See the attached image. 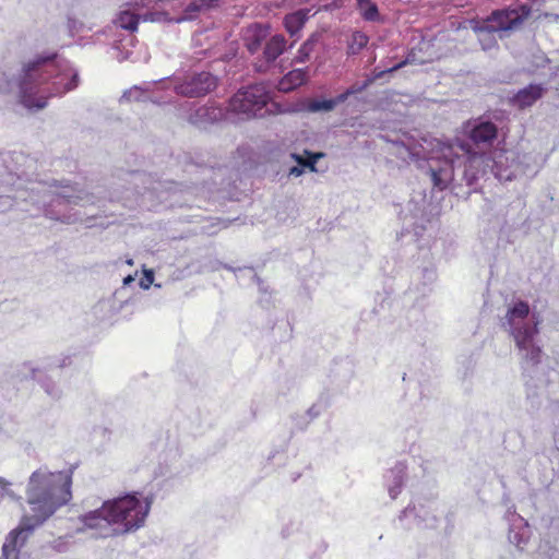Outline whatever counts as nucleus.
<instances>
[{
  "instance_id": "nucleus-1",
  "label": "nucleus",
  "mask_w": 559,
  "mask_h": 559,
  "mask_svg": "<svg viewBox=\"0 0 559 559\" xmlns=\"http://www.w3.org/2000/svg\"><path fill=\"white\" fill-rule=\"evenodd\" d=\"M72 477L73 467L58 472L40 467L32 473L26 486L29 513L24 514L19 526L8 534L0 559H20V549L23 545H19L20 536L23 533H32L71 501Z\"/></svg>"
},
{
  "instance_id": "nucleus-2",
  "label": "nucleus",
  "mask_w": 559,
  "mask_h": 559,
  "mask_svg": "<svg viewBox=\"0 0 559 559\" xmlns=\"http://www.w3.org/2000/svg\"><path fill=\"white\" fill-rule=\"evenodd\" d=\"M85 527L94 531L96 538L115 537L135 531L140 523L139 499L127 495L107 500L103 506L84 515Z\"/></svg>"
},
{
  "instance_id": "nucleus-3",
  "label": "nucleus",
  "mask_w": 559,
  "mask_h": 559,
  "mask_svg": "<svg viewBox=\"0 0 559 559\" xmlns=\"http://www.w3.org/2000/svg\"><path fill=\"white\" fill-rule=\"evenodd\" d=\"M56 72V67L50 59H41L29 63L20 81V103L26 108L43 109L47 105L48 97L55 95H39L40 86Z\"/></svg>"
},
{
  "instance_id": "nucleus-4",
  "label": "nucleus",
  "mask_w": 559,
  "mask_h": 559,
  "mask_svg": "<svg viewBox=\"0 0 559 559\" xmlns=\"http://www.w3.org/2000/svg\"><path fill=\"white\" fill-rule=\"evenodd\" d=\"M272 100L271 91L265 83H253L242 86L228 102V108L237 115L245 118H255L263 116L269 102Z\"/></svg>"
},
{
  "instance_id": "nucleus-5",
  "label": "nucleus",
  "mask_w": 559,
  "mask_h": 559,
  "mask_svg": "<svg viewBox=\"0 0 559 559\" xmlns=\"http://www.w3.org/2000/svg\"><path fill=\"white\" fill-rule=\"evenodd\" d=\"M530 313V305L526 301H518L506 313V320L510 328L512 337H514L515 346L519 349H527L528 343L536 337L539 332L538 322L534 325L530 323H519L526 320Z\"/></svg>"
},
{
  "instance_id": "nucleus-6",
  "label": "nucleus",
  "mask_w": 559,
  "mask_h": 559,
  "mask_svg": "<svg viewBox=\"0 0 559 559\" xmlns=\"http://www.w3.org/2000/svg\"><path fill=\"white\" fill-rule=\"evenodd\" d=\"M531 13L532 7L526 4V2L503 8L502 10H495L484 20L483 28L488 32H509V29H516L531 16Z\"/></svg>"
},
{
  "instance_id": "nucleus-7",
  "label": "nucleus",
  "mask_w": 559,
  "mask_h": 559,
  "mask_svg": "<svg viewBox=\"0 0 559 559\" xmlns=\"http://www.w3.org/2000/svg\"><path fill=\"white\" fill-rule=\"evenodd\" d=\"M218 84V80L214 74L202 71L201 73L191 74L185 78L181 83L175 86V91L179 95L185 96H202L213 92Z\"/></svg>"
},
{
  "instance_id": "nucleus-8",
  "label": "nucleus",
  "mask_w": 559,
  "mask_h": 559,
  "mask_svg": "<svg viewBox=\"0 0 559 559\" xmlns=\"http://www.w3.org/2000/svg\"><path fill=\"white\" fill-rule=\"evenodd\" d=\"M545 92L546 86L542 85V83H531L511 97V104L518 107V109H526V107H532L535 102L543 98Z\"/></svg>"
},
{
  "instance_id": "nucleus-9",
  "label": "nucleus",
  "mask_w": 559,
  "mask_h": 559,
  "mask_svg": "<svg viewBox=\"0 0 559 559\" xmlns=\"http://www.w3.org/2000/svg\"><path fill=\"white\" fill-rule=\"evenodd\" d=\"M408 63L407 59L401 60V62L395 63L392 66V68L389 69H382V71H376L373 73L372 78H368L361 85H352L349 86L345 92H342V94H338V100L345 102L347 100L348 96L355 95V93H360L366 90V87L370 86L371 83H373L374 79L383 78V75L388 74V72H395V70L402 69V67H405V64Z\"/></svg>"
},
{
  "instance_id": "nucleus-10",
  "label": "nucleus",
  "mask_w": 559,
  "mask_h": 559,
  "mask_svg": "<svg viewBox=\"0 0 559 559\" xmlns=\"http://www.w3.org/2000/svg\"><path fill=\"white\" fill-rule=\"evenodd\" d=\"M286 47L287 41L285 37L282 36V34H276L275 36L271 37L263 49V57L266 61L265 66L267 67L269 63H272V61L276 60L277 56L282 55ZM265 66H262L261 63L258 69L264 70Z\"/></svg>"
},
{
  "instance_id": "nucleus-11",
  "label": "nucleus",
  "mask_w": 559,
  "mask_h": 559,
  "mask_svg": "<svg viewBox=\"0 0 559 559\" xmlns=\"http://www.w3.org/2000/svg\"><path fill=\"white\" fill-rule=\"evenodd\" d=\"M497 135L498 128L493 122L477 123L469 131V138L475 144H481V142H492Z\"/></svg>"
},
{
  "instance_id": "nucleus-12",
  "label": "nucleus",
  "mask_w": 559,
  "mask_h": 559,
  "mask_svg": "<svg viewBox=\"0 0 559 559\" xmlns=\"http://www.w3.org/2000/svg\"><path fill=\"white\" fill-rule=\"evenodd\" d=\"M307 79V69H292L278 82V90H281V92H292L295 87L306 83Z\"/></svg>"
},
{
  "instance_id": "nucleus-13",
  "label": "nucleus",
  "mask_w": 559,
  "mask_h": 559,
  "mask_svg": "<svg viewBox=\"0 0 559 559\" xmlns=\"http://www.w3.org/2000/svg\"><path fill=\"white\" fill-rule=\"evenodd\" d=\"M309 17V10H298L284 17V26L290 35L298 34Z\"/></svg>"
},
{
  "instance_id": "nucleus-14",
  "label": "nucleus",
  "mask_w": 559,
  "mask_h": 559,
  "mask_svg": "<svg viewBox=\"0 0 559 559\" xmlns=\"http://www.w3.org/2000/svg\"><path fill=\"white\" fill-rule=\"evenodd\" d=\"M140 103V86L134 85L127 90L119 98V106L122 109H132Z\"/></svg>"
},
{
  "instance_id": "nucleus-15",
  "label": "nucleus",
  "mask_w": 559,
  "mask_h": 559,
  "mask_svg": "<svg viewBox=\"0 0 559 559\" xmlns=\"http://www.w3.org/2000/svg\"><path fill=\"white\" fill-rule=\"evenodd\" d=\"M369 37L367 34L361 33V31H355L352 36L350 40L347 44V52L348 55H357V52H360L364 47L367 46L369 43Z\"/></svg>"
},
{
  "instance_id": "nucleus-16",
  "label": "nucleus",
  "mask_w": 559,
  "mask_h": 559,
  "mask_svg": "<svg viewBox=\"0 0 559 559\" xmlns=\"http://www.w3.org/2000/svg\"><path fill=\"white\" fill-rule=\"evenodd\" d=\"M118 26L129 31H135L139 23V15L128 10L121 11L116 20Z\"/></svg>"
},
{
  "instance_id": "nucleus-17",
  "label": "nucleus",
  "mask_w": 559,
  "mask_h": 559,
  "mask_svg": "<svg viewBox=\"0 0 559 559\" xmlns=\"http://www.w3.org/2000/svg\"><path fill=\"white\" fill-rule=\"evenodd\" d=\"M337 104H341L338 100V95L333 99H310L307 103V108L311 110V112H318V110H332L335 109Z\"/></svg>"
},
{
  "instance_id": "nucleus-18",
  "label": "nucleus",
  "mask_w": 559,
  "mask_h": 559,
  "mask_svg": "<svg viewBox=\"0 0 559 559\" xmlns=\"http://www.w3.org/2000/svg\"><path fill=\"white\" fill-rule=\"evenodd\" d=\"M357 2L360 14L365 20H379V9L376 2L371 0H357Z\"/></svg>"
},
{
  "instance_id": "nucleus-19",
  "label": "nucleus",
  "mask_w": 559,
  "mask_h": 559,
  "mask_svg": "<svg viewBox=\"0 0 559 559\" xmlns=\"http://www.w3.org/2000/svg\"><path fill=\"white\" fill-rule=\"evenodd\" d=\"M305 153L307 155L306 158L301 157V155H295L296 160L304 167H308L310 170H317L316 164L319 158L324 156V153H313L309 152V150H306Z\"/></svg>"
},
{
  "instance_id": "nucleus-20",
  "label": "nucleus",
  "mask_w": 559,
  "mask_h": 559,
  "mask_svg": "<svg viewBox=\"0 0 559 559\" xmlns=\"http://www.w3.org/2000/svg\"><path fill=\"white\" fill-rule=\"evenodd\" d=\"M484 158V155H478V153L469 155L467 163L465 165V177L467 178L468 182H474L475 179H477L478 177L477 173L471 171V168L475 167V165H479V163H483Z\"/></svg>"
},
{
  "instance_id": "nucleus-21",
  "label": "nucleus",
  "mask_w": 559,
  "mask_h": 559,
  "mask_svg": "<svg viewBox=\"0 0 559 559\" xmlns=\"http://www.w3.org/2000/svg\"><path fill=\"white\" fill-rule=\"evenodd\" d=\"M265 37V34L262 33L261 28H255L250 36L246 37V46L250 52L258 51L262 39Z\"/></svg>"
},
{
  "instance_id": "nucleus-22",
  "label": "nucleus",
  "mask_w": 559,
  "mask_h": 559,
  "mask_svg": "<svg viewBox=\"0 0 559 559\" xmlns=\"http://www.w3.org/2000/svg\"><path fill=\"white\" fill-rule=\"evenodd\" d=\"M218 1L219 0H193L189 3L186 11L189 14H192V12L204 11V9L215 8Z\"/></svg>"
},
{
  "instance_id": "nucleus-23",
  "label": "nucleus",
  "mask_w": 559,
  "mask_h": 559,
  "mask_svg": "<svg viewBox=\"0 0 559 559\" xmlns=\"http://www.w3.org/2000/svg\"><path fill=\"white\" fill-rule=\"evenodd\" d=\"M525 358L528 359V361H531L534 365L539 364L543 354V348L535 344V337H533L532 342L528 343V347L527 349H525Z\"/></svg>"
},
{
  "instance_id": "nucleus-24",
  "label": "nucleus",
  "mask_w": 559,
  "mask_h": 559,
  "mask_svg": "<svg viewBox=\"0 0 559 559\" xmlns=\"http://www.w3.org/2000/svg\"><path fill=\"white\" fill-rule=\"evenodd\" d=\"M431 179L433 181V186L439 188V190H444L448 186L449 178L443 177L442 169H431Z\"/></svg>"
},
{
  "instance_id": "nucleus-25",
  "label": "nucleus",
  "mask_w": 559,
  "mask_h": 559,
  "mask_svg": "<svg viewBox=\"0 0 559 559\" xmlns=\"http://www.w3.org/2000/svg\"><path fill=\"white\" fill-rule=\"evenodd\" d=\"M311 49H312V43H310V41L304 43L300 46L295 60L296 61H306V60H308L309 53H310Z\"/></svg>"
},
{
  "instance_id": "nucleus-26",
  "label": "nucleus",
  "mask_w": 559,
  "mask_h": 559,
  "mask_svg": "<svg viewBox=\"0 0 559 559\" xmlns=\"http://www.w3.org/2000/svg\"><path fill=\"white\" fill-rule=\"evenodd\" d=\"M155 273L152 269L142 267V288H150L154 282Z\"/></svg>"
},
{
  "instance_id": "nucleus-27",
  "label": "nucleus",
  "mask_w": 559,
  "mask_h": 559,
  "mask_svg": "<svg viewBox=\"0 0 559 559\" xmlns=\"http://www.w3.org/2000/svg\"><path fill=\"white\" fill-rule=\"evenodd\" d=\"M76 85H78V76L73 75L72 81L70 83H68L67 86L62 91H60L58 93L59 94H63V93H66L68 91H71V90L75 88Z\"/></svg>"
},
{
  "instance_id": "nucleus-28",
  "label": "nucleus",
  "mask_w": 559,
  "mask_h": 559,
  "mask_svg": "<svg viewBox=\"0 0 559 559\" xmlns=\"http://www.w3.org/2000/svg\"><path fill=\"white\" fill-rule=\"evenodd\" d=\"M290 173L299 176V174H301V169H299V167H292Z\"/></svg>"
},
{
  "instance_id": "nucleus-29",
  "label": "nucleus",
  "mask_w": 559,
  "mask_h": 559,
  "mask_svg": "<svg viewBox=\"0 0 559 559\" xmlns=\"http://www.w3.org/2000/svg\"><path fill=\"white\" fill-rule=\"evenodd\" d=\"M132 281H133V277L131 275H128L127 277H124L123 284L127 285V284H129Z\"/></svg>"
}]
</instances>
